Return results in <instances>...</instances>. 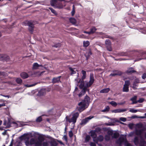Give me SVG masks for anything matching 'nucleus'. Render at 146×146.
I'll return each instance as SVG.
<instances>
[{
	"mask_svg": "<svg viewBox=\"0 0 146 146\" xmlns=\"http://www.w3.org/2000/svg\"><path fill=\"white\" fill-rule=\"evenodd\" d=\"M43 146H48V143L46 142H44L43 143Z\"/></svg>",
	"mask_w": 146,
	"mask_h": 146,
	"instance_id": "62",
	"label": "nucleus"
},
{
	"mask_svg": "<svg viewBox=\"0 0 146 146\" xmlns=\"http://www.w3.org/2000/svg\"><path fill=\"white\" fill-rule=\"evenodd\" d=\"M141 139L140 144L141 145H144L146 143V142L143 139L142 136H141L140 137Z\"/></svg>",
	"mask_w": 146,
	"mask_h": 146,
	"instance_id": "21",
	"label": "nucleus"
},
{
	"mask_svg": "<svg viewBox=\"0 0 146 146\" xmlns=\"http://www.w3.org/2000/svg\"><path fill=\"white\" fill-rule=\"evenodd\" d=\"M90 102V98L87 95H86L85 96L84 100L78 104V105L79 107L77 108L78 111L80 112L84 110L88 107Z\"/></svg>",
	"mask_w": 146,
	"mask_h": 146,
	"instance_id": "1",
	"label": "nucleus"
},
{
	"mask_svg": "<svg viewBox=\"0 0 146 146\" xmlns=\"http://www.w3.org/2000/svg\"><path fill=\"white\" fill-rule=\"evenodd\" d=\"M137 98V96H135L133 97H132L131 98L130 100L131 101H133V100L136 101Z\"/></svg>",
	"mask_w": 146,
	"mask_h": 146,
	"instance_id": "52",
	"label": "nucleus"
},
{
	"mask_svg": "<svg viewBox=\"0 0 146 146\" xmlns=\"http://www.w3.org/2000/svg\"><path fill=\"white\" fill-rule=\"evenodd\" d=\"M70 22L73 24H75L76 23V19L74 18H70L69 19Z\"/></svg>",
	"mask_w": 146,
	"mask_h": 146,
	"instance_id": "26",
	"label": "nucleus"
},
{
	"mask_svg": "<svg viewBox=\"0 0 146 146\" xmlns=\"http://www.w3.org/2000/svg\"><path fill=\"white\" fill-rule=\"evenodd\" d=\"M94 74L91 73L90 75L89 81L86 83V86L78 94V96L79 97H81L84 95L87 91L88 92L89 91V90L87 88L90 87L94 83Z\"/></svg>",
	"mask_w": 146,
	"mask_h": 146,
	"instance_id": "2",
	"label": "nucleus"
},
{
	"mask_svg": "<svg viewBox=\"0 0 146 146\" xmlns=\"http://www.w3.org/2000/svg\"><path fill=\"white\" fill-rule=\"evenodd\" d=\"M69 137H72L73 135V133L72 131H69Z\"/></svg>",
	"mask_w": 146,
	"mask_h": 146,
	"instance_id": "50",
	"label": "nucleus"
},
{
	"mask_svg": "<svg viewBox=\"0 0 146 146\" xmlns=\"http://www.w3.org/2000/svg\"><path fill=\"white\" fill-rule=\"evenodd\" d=\"M93 116H90L89 117H87L84 119H83L81 122L80 123V125H84L88 123L89 121L94 118Z\"/></svg>",
	"mask_w": 146,
	"mask_h": 146,
	"instance_id": "6",
	"label": "nucleus"
},
{
	"mask_svg": "<svg viewBox=\"0 0 146 146\" xmlns=\"http://www.w3.org/2000/svg\"><path fill=\"white\" fill-rule=\"evenodd\" d=\"M56 7L59 9H62L63 8V5L61 3H59L58 4H56Z\"/></svg>",
	"mask_w": 146,
	"mask_h": 146,
	"instance_id": "28",
	"label": "nucleus"
},
{
	"mask_svg": "<svg viewBox=\"0 0 146 146\" xmlns=\"http://www.w3.org/2000/svg\"><path fill=\"white\" fill-rule=\"evenodd\" d=\"M142 78L143 79H145L146 78V73L143 74L142 76Z\"/></svg>",
	"mask_w": 146,
	"mask_h": 146,
	"instance_id": "59",
	"label": "nucleus"
},
{
	"mask_svg": "<svg viewBox=\"0 0 146 146\" xmlns=\"http://www.w3.org/2000/svg\"><path fill=\"white\" fill-rule=\"evenodd\" d=\"M49 9L51 10L52 13H54L55 15H57V13L56 11L53 9L49 7Z\"/></svg>",
	"mask_w": 146,
	"mask_h": 146,
	"instance_id": "44",
	"label": "nucleus"
},
{
	"mask_svg": "<svg viewBox=\"0 0 146 146\" xmlns=\"http://www.w3.org/2000/svg\"><path fill=\"white\" fill-rule=\"evenodd\" d=\"M90 139V137L89 135H87L85 139V142L87 143Z\"/></svg>",
	"mask_w": 146,
	"mask_h": 146,
	"instance_id": "32",
	"label": "nucleus"
},
{
	"mask_svg": "<svg viewBox=\"0 0 146 146\" xmlns=\"http://www.w3.org/2000/svg\"><path fill=\"white\" fill-rule=\"evenodd\" d=\"M134 142L135 144L137 145L139 143V137H138L136 136L135 137Z\"/></svg>",
	"mask_w": 146,
	"mask_h": 146,
	"instance_id": "24",
	"label": "nucleus"
},
{
	"mask_svg": "<svg viewBox=\"0 0 146 146\" xmlns=\"http://www.w3.org/2000/svg\"><path fill=\"white\" fill-rule=\"evenodd\" d=\"M119 136V134L117 132H115L113 133L112 136V138L116 139Z\"/></svg>",
	"mask_w": 146,
	"mask_h": 146,
	"instance_id": "22",
	"label": "nucleus"
},
{
	"mask_svg": "<svg viewBox=\"0 0 146 146\" xmlns=\"http://www.w3.org/2000/svg\"><path fill=\"white\" fill-rule=\"evenodd\" d=\"M75 81H76L78 83H80V84L79 86V87L80 89H83L85 87L84 86V80H81V79H79L78 78H76L75 79Z\"/></svg>",
	"mask_w": 146,
	"mask_h": 146,
	"instance_id": "8",
	"label": "nucleus"
},
{
	"mask_svg": "<svg viewBox=\"0 0 146 146\" xmlns=\"http://www.w3.org/2000/svg\"><path fill=\"white\" fill-rule=\"evenodd\" d=\"M16 82L17 84H21L22 83V80L20 78H17L16 79Z\"/></svg>",
	"mask_w": 146,
	"mask_h": 146,
	"instance_id": "25",
	"label": "nucleus"
},
{
	"mask_svg": "<svg viewBox=\"0 0 146 146\" xmlns=\"http://www.w3.org/2000/svg\"><path fill=\"white\" fill-rule=\"evenodd\" d=\"M104 137L102 135H100L96 139H93V141L97 143L98 141H102L104 140Z\"/></svg>",
	"mask_w": 146,
	"mask_h": 146,
	"instance_id": "9",
	"label": "nucleus"
},
{
	"mask_svg": "<svg viewBox=\"0 0 146 146\" xmlns=\"http://www.w3.org/2000/svg\"><path fill=\"white\" fill-rule=\"evenodd\" d=\"M117 143L119 145H121L122 143H123L125 146H132L130 143H128L125 138L123 137H120L116 141Z\"/></svg>",
	"mask_w": 146,
	"mask_h": 146,
	"instance_id": "3",
	"label": "nucleus"
},
{
	"mask_svg": "<svg viewBox=\"0 0 146 146\" xmlns=\"http://www.w3.org/2000/svg\"><path fill=\"white\" fill-rule=\"evenodd\" d=\"M138 111L137 110L135 109H131L129 110V111L132 113H136Z\"/></svg>",
	"mask_w": 146,
	"mask_h": 146,
	"instance_id": "55",
	"label": "nucleus"
},
{
	"mask_svg": "<svg viewBox=\"0 0 146 146\" xmlns=\"http://www.w3.org/2000/svg\"><path fill=\"white\" fill-rule=\"evenodd\" d=\"M109 109H110V108L109 107V106H107L106 107V108H105V109L103 110L102 111L103 112H106V111H109Z\"/></svg>",
	"mask_w": 146,
	"mask_h": 146,
	"instance_id": "46",
	"label": "nucleus"
},
{
	"mask_svg": "<svg viewBox=\"0 0 146 146\" xmlns=\"http://www.w3.org/2000/svg\"><path fill=\"white\" fill-rule=\"evenodd\" d=\"M50 144L52 146H56L57 145L56 142L54 141H52L50 142Z\"/></svg>",
	"mask_w": 146,
	"mask_h": 146,
	"instance_id": "35",
	"label": "nucleus"
},
{
	"mask_svg": "<svg viewBox=\"0 0 146 146\" xmlns=\"http://www.w3.org/2000/svg\"><path fill=\"white\" fill-rule=\"evenodd\" d=\"M119 109H116L112 111V112H114L115 113H119Z\"/></svg>",
	"mask_w": 146,
	"mask_h": 146,
	"instance_id": "54",
	"label": "nucleus"
},
{
	"mask_svg": "<svg viewBox=\"0 0 146 146\" xmlns=\"http://www.w3.org/2000/svg\"><path fill=\"white\" fill-rule=\"evenodd\" d=\"M78 116V113L76 112L73 115L72 117L71 118H69V117L68 116H66V121L69 123L73 122L74 124L76 122Z\"/></svg>",
	"mask_w": 146,
	"mask_h": 146,
	"instance_id": "4",
	"label": "nucleus"
},
{
	"mask_svg": "<svg viewBox=\"0 0 146 146\" xmlns=\"http://www.w3.org/2000/svg\"><path fill=\"white\" fill-rule=\"evenodd\" d=\"M110 90V89L109 88L104 89L100 91V93H107Z\"/></svg>",
	"mask_w": 146,
	"mask_h": 146,
	"instance_id": "20",
	"label": "nucleus"
},
{
	"mask_svg": "<svg viewBox=\"0 0 146 146\" xmlns=\"http://www.w3.org/2000/svg\"><path fill=\"white\" fill-rule=\"evenodd\" d=\"M8 75V74L4 72L0 71V76H7Z\"/></svg>",
	"mask_w": 146,
	"mask_h": 146,
	"instance_id": "27",
	"label": "nucleus"
},
{
	"mask_svg": "<svg viewBox=\"0 0 146 146\" xmlns=\"http://www.w3.org/2000/svg\"><path fill=\"white\" fill-rule=\"evenodd\" d=\"M91 134V136L93 139H96L97 136V135L96 132L94 130L91 131L90 132Z\"/></svg>",
	"mask_w": 146,
	"mask_h": 146,
	"instance_id": "16",
	"label": "nucleus"
},
{
	"mask_svg": "<svg viewBox=\"0 0 146 146\" xmlns=\"http://www.w3.org/2000/svg\"><path fill=\"white\" fill-rule=\"evenodd\" d=\"M108 135L110 136H112L113 133V131L112 130H109L107 132Z\"/></svg>",
	"mask_w": 146,
	"mask_h": 146,
	"instance_id": "42",
	"label": "nucleus"
},
{
	"mask_svg": "<svg viewBox=\"0 0 146 146\" xmlns=\"http://www.w3.org/2000/svg\"><path fill=\"white\" fill-rule=\"evenodd\" d=\"M133 124L131 123L129 124L128 126L130 129H132L133 128Z\"/></svg>",
	"mask_w": 146,
	"mask_h": 146,
	"instance_id": "58",
	"label": "nucleus"
},
{
	"mask_svg": "<svg viewBox=\"0 0 146 146\" xmlns=\"http://www.w3.org/2000/svg\"><path fill=\"white\" fill-rule=\"evenodd\" d=\"M143 130V129H136L135 130V133L137 135L139 136L140 137L141 136H142V134Z\"/></svg>",
	"mask_w": 146,
	"mask_h": 146,
	"instance_id": "10",
	"label": "nucleus"
},
{
	"mask_svg": "<svg viewBox=\"0 0 146 146\" xmlns=\"http://www.w3.org/2000/svg\"><path fill=\"white\" fill-rule=\"evenodd\" d=\"M75 10H72L71 12V13L72 16H73L75 14Z\"/></svg>",
	"mask_w": 146,
	"mask_h": 146,
	"instance_id": "63",
	"label": "nucleus"
},
{
	"mask_svg": "<svg viewBox=\"0 0 146 146\" xmlns=\"http://www.w3.org/2000/svg\"><path fill=\"white\" fill-rule=\"evenodd\" d=\"M110 139V136L107 135L105 137V139L106 141H109Z\"/></svg>",
	"mask_w": 146,
	"mask_h": 146,
	"instance_id": "45",
	"label": "nucleus"
},
{
	"mask_svg": "<svg viewBox=\"0 0 146 146\" xmlns=\"http://www.w3.org/2000/svg\"><path fill=\"white\" fill-rule=\"evenodd\" d=\"M63 138H64L65 141L66 143L68 142V138L67 137L66 135H64L63 136Z\"/></svg>",
	"mask_w": 146,
	"mask_h": 146,
	"instance_id": "57",
	"label": "nucleus"
},
{
	"mask_svg": "<svg viewBox=\"0 0 146 146\" xmlns=\"http://www.w3.org/2000/svg\"><path fill=\"white\" fill-rule=\"evenodd\" d=\"M119 109V112H123L124 111H125L127 110L126 109Z\"/></svg>",
	"mask_w": 146,
	"mask_h": 146,
	"instance_id": "60",
	"label": "nucleus"
},
{
	"mask_svg": "<svg viewBox=\"0 0 146 146\" xmlns=\"http://www.w3.org/2000/svg\"><path fill=\"white\" fill-rule=\"evenodd\" d=\"M144 100V99L143 98H141L139 100L137 101V103H141L143 102Z\"/></svg>",
	"mask_w": 146,
	"mask_h": 146,
	"instance_id": "53",
	"label": "nucleus"
},
{
	"mask_svg": "<svg viewBox=\"0 0 146 146\" xmlns=\"http://www.w3.org/2000/svg\"><path fill=\"white\" fill-rule=\"evenodd\" d=\"M61 46V44L60 43H58L52 46L53 47L55 48H58Z\"/></svg>",
	"mask_w": 146,
	"mask_h": 146,
	"instance_id": "43",
	"label": "nucleus"
},
{
	"mask_svg": "<svg viewBox=\"0 0 146 146\" xmlns=\"http://www.w3.org/2000/svg\"><path fill=\"white\" fill-rule=\"evenodd\" d=\"M69 70L71 71V74H75L76 73V71L74 70V69L71 67L69 68Z\"/></svg>",
	"mask_w": 146,
	"mask_h": 146,
	"instance_id": "48",
	"label": "nucleus"
},
{
	"mask_svg": "<svg viewBox=\"0 0 146 146\" xmlns=\"http://www.w3.org/2000/svg\"><path fill=\"white\" fill-rule=\"evenodd\" d=\"M90 146H96V144L94 143L91 142L90 143Z\"/></svg>",
	"mask_w": 146,
	"mask_h": 146,
	"instance_id": "61",
	"label": "nucleus"
},
{
	"mask_svg": "<svg viewBox=\"0 0 146 146\" xmlns=\"http://www.w3.org/2000/svg\"><path fill=\"white\" fill-rule=\"evenodd\" d=\"M119 119L123 122H125L126 121V119L124 117H120Z\"/></svg>",
	"mask_w": 146,
	"mask_h": 146,
	"instance_id": "56",
	"label": "nucleus"
},
{
	"mask_svg": "<svg viewBox=\"0 0 146 146\" xmlns=\"http://www.w3.org/2000/svg\"><path fill=\"white\" fill-rule=\"evenodd\" d=\"M4 56V54H0V60L3 61Z\"/></svg>",
	"mask_w": 146,
	"mask_h": 146,
	"instance_id": "49",
	"label": "nucleus"
},
{
	"mask_svg": "<svg viewBox=\"0 0 146 146\" xmlns=\"http://www.w3.org/2000/svg\"><path fill=\"white\" fill-rule=\"evenodd\" d=\"M123 92H128L129 91V87L123 85Z\"/></svg>",
	"mask_w": 146,
	"mask_h": 146,
	"instance_id": "23",
	"label": "nucleus"
},
{
	"mask_svg": "<svg viewBox=\"0 0 146 146\" xmlns=\"http://www.w3.org/2000/svg\"><path fill=\"white\" fill-rule=\"evenodd\" d=\"M137 72L133 70V68L131 67L128 68L126 71V73L127 74H132L134 72Z\"/></svg>",
	"mask_w": 146,
	"mask_h": 146,
	"instance_id": "13",
	"label": "nucleus"
},
{
	"mask_svg": "<svg viewBox=\"0 0 146 146\" xmlns=\"http://www.w3.org/2000/svg\"><path fill=\"white\" fill-rule=\"evenodd\" d=\"M46 93V90L44 89L41 90L39 91L38 93V95L39 96H42Z\"/></svg>",
	"mask_w": 146,
	"mask_h": 146,
	"instance_id": "17",
	"label": "nucleus"
},
{
	"mask_svg": "<svg viewBox=\"0 0 146 146\" xmlns=\"http://www.w3.org/2000/svg\"><path fill=\"white\" fill-rule=\"evenodd\" d=\"M138 85L136 83H133L132 88L134 90L137 89Z\"/></svg>",
	"mask_w": 146,
	"mask_h": 146,
	"instance_id": "33",
	"label": "nucleus"
},
{
	"mask_svg": "<svg viewBox=\"0 0 146 146\" xmlns=\"http://www.w3.org/2000/svg\"><path fill=\"white\" fill-rule=\"evenodd\" d=\"M90 43L88 41H84L83 42L84 46L85 47L88 46L89 44Z\"/></svg>",
	"mask_w": 146,
	"mask_h": 146,
	"instance_id": "37",
	"label": "nucleus"
},
{
	"mask_svg": "<svg viewBox=\"0 0 146 146\" xmlns=\"http://www.w3.org/2000/svg\"><path fill=\"white\" fill-rule=\"evenodd\" d=\"M140 83V80H139V79L138 78H137L136 79H135L133 83H136V84H138V83Z\"/></svg>",
	"mask_w": 146,
	"mask_h": 146,
	"instance_id": "47",
	"label": "nucleus"
},
{
	"mask_svg": "<svg viewBox=\"0 0 146 146\" xmlns=\"http://www.w3.org/2000/svg\"><path fill=\"white\" fill-rule=\"evenodd\" d=\"M101 130V129L100 128L97 127L96 128L95 130L94 131L95 132L99 133L100 132Z\"/></svg>",
	"mask_w": 146,
	"mask_h": 146,
	"instance_id": "40",
	"label": "nucleus"
},
{
	"mask_svg": "<svg viewBox=\"0 0 146 146\" xmlns=\"http://www.w3.org/2000/svg\"><path fill=\"white\" fill-rule=\"evenodd\" d=\"M37 83H36L35 84H31V85H25V86L27 87H31L32 86H35L37 84Z\"/></svg>",
	"mask_w": 146,
	"mask_h": 146,
	"instance_id": "51",
	"label": "nucleus"
},
{
	"mask_svg": "<svg viewBox=\"0 0 146 146\" xmlns=\"http://www.w3.org/2000/svg\"><path fill=\"white\" fill-rule=\"evenodd\" d=\"M20 76L23 79H25L29 77L28 74L26 72H23L20 74Z\"/></svg>",
	"mask_w": 146,
	"mask_h": 146,
	"instance_id": "15",
	"label": "nucleus"
},
{
	"mask_svg": "<svg viewBox=\"0 0 146 146\" xmlns=\"http://www.w3.org/2000/svg\"><path fill=\"white\" fill-rule=\"evenodd\" d=\"M109 103L113 106H116L117 105V103L113 101H112L110 102Z\"/></svg>",
	"mask_w": 146,
	"mask_h": 146,
	"instance_id": "38",
	"label": "nucleus"
},
{
	"mask_svg": "<svg viewBox=\"0 0 146 146\" xmlns=\"http://www.w3.org/2000/svg\"><path fill=\"white\" fill-rule=\"evenodd\" d=\"M92 54L91 50H88L85 54V56L86 58V60H88Z\"/></svg>",
	"mask_w": 146,
	"mask_h": 146,
	"instance_id": "14",
	"label": "nucleus"
},
{
	"mask_svg": "<svg viewBox=\"0 0 146 146\" xmlns=\"http://www.w3.org/2000/svg\"><path fill=\"white\" fill-rule=\"evenodd\" d=\"M130 84V82L129 80H126L125 82V84L124 85L129 87Z\"/></svg>",
	"mask_w": 146,
	"mask_h": 146,
	"instance_id": "39",
	"label": "nucleus"
},
{
	"mask_svg": "<svg viewBox=\"0 0 146 146\" xmlns=\"http://www.w3.org/2000/svg\"><path fill=\"white\" fill-rule=\"evenodd\" d=\"M61 76H59L58 77L53 78L52 80V82L53 84L58 83L60 82V78Z\"/></svg>",
	"mask_w": 146,
	"mask_h": 146,
	"instance_id": "11",
	"label": "nucleus"
},
{
	"mask_svg": "<svg viewBox=\"0 0 146 146\" xmlns=\"http://www.w3.org/2000/svg\"><path fill=\"white\" fill-rule=\"evenodd\" d=\"M3 59L4 60H3V61H8L9 60V57L6 54H4V56Z\"/></svg>",
	"mask_w": 146,
	"mask_h": 146,
	"instance_id": "30",
	"label": "nucleus"
},
{
	"mask_svg": "<svg viewBox=\"0 0 146 146\" xmlns=\"http://www.w3.org/2000/svg\"><path fill=\"white\" fill-rule=\"evenodd\" d=\"M42 120V118L41 116H40L38 117L36 119V121L38 122H39Z\"/></svg>",
	"mask_w": 146,
	"mask_h": 146,
	"instance_id": "41",
	"label": "nucleus"
},
{
	"mask_svg": "<svg viewBox=\"0 0 146 146\" xmlns=\"http://www.w3.org/2000/svg\"><path fill=\"white\" fill-rule=\"evenodd\" d=\"M36 141L34 139L32 138L30 140V143L31 145L35 144Z\"/></svg>",
	"mask_w": 146,
	"mask_h": 146,
	"instance_id": "36",
	"label": "nucleus"
},
{
	"mask_svg": "<svg viewBox=\"0 0 146 146\" xmlns=\"http://www.w3.org/2000/svg\"><path fill=\"white\" fill-rule=\"evenodd\" d=\"M27 25L29 26L28 29L31 33H32L34 28V22L31 21H25Z\"/></svg>",
	"mask_w": 146,
	"mask_h": 146,
	"instance_id": "5",
	"label": "nucleus"
},
{
	"mask_svg": "<svg viewBox=\"0 0 146 146\" xmlns=\"http://www.w3.org/2000/svg\"><path fill=\"white\" fill-rule=\"evenodd\" d=\"M44 140V139L41 138L40 141H36L35 144V146H41V142Z\"/></svg>",
	"mask_w": 146,
	"mask_h": 146,
	"instance_id": "19",
	"label": "nucleus"
},
{
	"mask_svg": "<svg viewBox=\"0 0 146 146\" xmlns=\"http://www.w3.org/2000/svg\"><path fill=\"white\" fill-rule=\"evenodd\" d=\"M57 0H52L51 1L50 3L52 6H54L57 3Z\"/></svg>",
	"mask_w": 146,
	"mask_h": 146,
	"instance_id": "29",
	"label": "nucleus"
},
{
	"mask_svg": "<svg viewBox=\"0 0 146 146\" xmlns=\"http://www.w3.org/2000/svg\"><path fill=\"white\" fill-rule=\"evenodd\" d=\"M43 67V66L41 65L38 64L37 63H35L33 64V70H36L39 67Z\"/></svg>",
	"mask_w": 146,
	"mask_h": 146,
	"instance_id": "12",
	"label": "nucleus"
},
{
	"mask_svg": "<svg viewBox=\"0 0 146 146\" xmlns=\"http://www.w3.org/2000/svg\"><path fill=\"white\" fill-rule=\"evenodd\" d=\"M105 44L107 50L109 51H112V48L111 46L110 41L109 39L106 40L105 41Z\"/></svg>",
	"mask_w": 146,
	"mask_h": 146,
	"instance_id": "7",
	"label": "nucleus"
},
{
	"mask_svg": "<svg viewBox=\"0 0 146 146\" xmlns=\"http://www.w3.org/2000/svg\"><path fill=\"white\" fill-rule=\"evenodd\" d=\"M116 74H118L117 75V76H121V75L123 73L121 71H119L118 70H115L113 71Z\"/></svg>",
	"mask_w": 146,
	"mask_h": 146,
	"instance_id": "34",
	"label": "nucleus"
},
{
	"mask_svg": "<svg viewBox=\"0 0 146 146\" xmlns=\"http://www.w3.org/2000/svg\"><path fill=\"white\" fill-rule=\"evenodd\" d=\"M119 55L121 56H126L125 53H124V52H121V53H120Z\"/></svg>",
	"mask_w": 146,
	"mask_h": 146,
	"instance_id": "64",
	"label": "nucleus"
},
{
	"mask_svg": "<svg viewBox=\"0 0 146 146\" xmlns=\"http://www.w3.org/2000/svg\"><path fill=\"white\" fill-rule=\"evenodd\" d=\"M97 29L95 28L94 27H92V28L90 29V32L91 34H93L94 33H95V31H96Z\"/></svg>",
	"mask_w": 146,
	"mask_h": 146,
	"instance_id": "31",
	"label": "nucleus"
},
{
	"mask_svg": "<svg viewBox=\"0 0 146 146\" xmlns=\"http://www.w3.org/2000/svg\"><path fill=\"white\" fill-rule=\"evenodd\" d=\"M81 72L83 75V76H82V79L81 80H84L85 79L86 76V72L84 70H82V71Z\"/></svg>",
	"mask_w": 146,
	"mask_h": 146,
	"instance_id": "18",
	"label": "nucleus"
}]
</instances>
